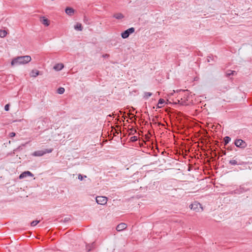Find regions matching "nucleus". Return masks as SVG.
<instances>
[{
  "mask_svg": "<svg viewBox=\"0 0 252 252\" xmlns=\"http://www.w3.org/2000/svg\"><path fill=\"white\" fill-rule=\"evenodd\" d=\"M210 61H211V60H209V59H208V62H210Z\"/></svg>",
  "mask_w": 252,
  "mask_h": 252,
  "instance_id": "nucleus-29",
  "label": "nucleus"
},
{
  "mask_svg": "<svg viewBox=\"0 0 252 252\" xmlns=\"http://www.w3.org/2000/svg\"><path fill=\"white\" fill-rule=\"evenodd\" d=\"M7 34V32L5 30H0V37H4Z\"/></svg>",
  "mask_w": 252,
  "mask_h": 252,
  "instance_id": "nucleus-15",
  "label": "nucleus"
},
{
  "mask_svg": "<svg viewBox=\"0 0 252 252\" xmlns=\"http://www.w3.org/2000/svg\"><path fill=\"white\" fill-rule=\"evenodd\" d=\"M28 176H31V177H33V174L32 173H31L30 171H25L20 174V175L19 176V179H23Z\"/></svg>",
  "mask_w": 252,
  "mask_h": 252,
  "instance_id": "nucleus-6",
  "label": "nucleus"
},
{
  "mask_svg": "<svg viewBox=\"0 0 252 252\" xmlns=\"http://www.w3.org/2000/svg\"><path fill=\"white\" fill-rule=\"evenodd\" d=\"M9 104H7L4 106V110L6 111L9 110Z\"/></svg>",
  "mask_w": 252,
  "mask_h": 252,
  "instance_id": "nucleus-24",
  "label": "nucleus"
},
{
  "mask_svg": "<svg viewBox=\"0 0 252 252\" xmlns=\"http://www.w3.org/2000/svg\"><path fill=\"white\" fill-rule=\"evenodd\" d=\"M65 91V90L63 88V87H60L59 88L58 90H57V92L58 94H63L64 93Z\"/></svg>",
  "mask_w": 252,
  "mask_h": 252,
  "instance_id": "nucleus-18",
  "label": "nucleus"
},
{
  "mask_svg": "<svg viewBox=\"0 0 252 252\" xmlns=\"http://www.w3.org/2000/svg\"><path fill=\"white\" fill-rule=\"evenodd\" d=\"M210 61H211V60H209V59H208V62H210Z\"/></svg>",
  "mask_w": 252,
  "mask_h": 252,
  "instance_id": "nucleus-30",
  "label": "nucleus"
},
{
  "mask_svg": "<svg viewBox=\"0 0 252 252\" xmlns=\"http://www.w3.org/2000/svg\"><path fill=\"white\" fill-rule=\"evenodd\" d=\"M113 17L117 19H122L124 17V16L121 13H117L114 14Z\"/></svg>",
  "mask_w": 252,
  "mask_h": 252,
  "instance_id": "nucleus-13",
  "label": "nucleus"
},
{
  "mask_svg": "<svg viewBox=\"0 0 252 252\" xmlns=\"http://www.w3.org/2000/svg\"><path fill=\"white\" fill-rule=\"evenodd\" d=\"M40 22L45 26H48L50 24L49 20L44 16L40 17Z\"/></svg>",
  "mask_w": 252,
  "mask_h": 252,
  "instance_id": "nucleus-8",
  "label": "nucleus"
},
{
  "mask_svg": "<svg viewBox=\"0 0 252 252\" xmlns=\"http://www.w3.org/2000/svg\"><path fill=\"white\" fill-rule=\"evenodd\" d=\"M247 146L246 143L242 139H237V148H244Z\"/></svg>",
  "mask_w": 252,
  "mask_h": 252,
  "instance_id": "nucleus-7",
  "label": "nucleus"
},
{
  "mask_svg": "<svg viewBox=\"0 0 252 252\" xmlns=\"http://www.w3.org/2000/svg\"><path fill=\"white\" fill-rule=\"evenodd\" d=\"M189 207L191 210H193L196 212H200L203 210V208L200 203L197 202H194L189 205Z\"/></svg>",
  "mask_w": 252,
  "mask_h": 252,
  "instance_id": "nucleus-3",
  "label": "nucleus"
},
{
  "mask_svg": "<svg viewBox=\"0 0 252 252\" xmlns=\"http://www.w3.org/2000/svg\"><path fill=\"white\" fill-rule=\"evenodd\" d=\"M233 144L236 146V139H234V141H233Z\"/></svg>",
  "mask_w": 252,
  "mask_h": 252,
  "instance_id": "nucleus-27",
  "label": "nucleus"
},
{
  "mask_svg": "<svg viewBox=\"0 0 252 252\" xmlns=\"http://www.w3.org/2000/svg\"><path fill=\"white\" fill-rule=\"evenodd\" d=\"M16 135V133L14 132H10L9 134V136L10 137H14Z\"/></svg>",
  "mask_w": 252,
  "mask_h": 252,
  "instance_id": "nucleus-23",
  "label": "nucleus"
},
{
  "mask_svg": "<svg viewBox=\"0 0 252 252\" xmlns=\"http://www.w3.org/2000/svg\"><path fill=\"white\" fill-rule=\"evenodd\" d=\"M52 1H54V0H52Z\"/></svg>",
  "mask_w": 252,
  "mask_h": 252,
  "instance_id": "nucleus-32",
  "label": "nucleus"
},
{
  "mask_svg": "<svg viewBox=\"0 0 252 252\" xmlns=\"http://www.w3.org/2000/svg\"><path fill=\"white\" fill-rule=\"evenodd\" d=\"M107 117H111V115H109L107 116Z\"/></svg>",
  "mask_w": 252,
  "mask_h": 252,
  "instance_id": "nucleus-31",
  "label": "nucleus"
},
{
  "mask_svg": "<svg viewBox=\"0 0 252 252\" xmlns=\"http://www.w3.org/2000/svg\"><path fill=\"white\" fill-rule=\"evenodd\" d=\"M132 138H133V140H136V137H135V136H134V137H132Z\"/></svg>",
  "mask_w": 252,
  "mask_h": 252,
  "instance_id": "nucleus-28",
  "label": "nucleus"
},
{
  "mask_svg": "<svg viewBox=\"0 0 252 252\" xmlns=\"http://www.w3.org/2000/svg\"><path fill=\"white\" fill-rule=\"evenodd\" d=\"M31 56L28 55L18 56L12 60L11 64L12 66L25 64L31 62Z\"/></svg>",
  "mask_w": 252,
  "mask_h": 252,
  "instance_id": "nucleus-1",
  "label": "nucleus"
},
{
  "mask_svg": "<svg viewBox=\"0 0 252 252\" xmlns=\"http://www.w3.org/2000/svg\"><path fill=\"white\" fill-rule=\"evenodd\" d=\"M164 102H165V101L163 99H162V98L159 99L158 100V107L161 108L162 107V106H161L160 105L163 104L164 103Z\"/></svg>",
  "mask_w": 252,
  "mask_h": 252,
  "instance_id": "nucleus-17",
  "label": "nucleus"
},
{
  "mask_svg": "<svg viewBox=\"0 0 252 252\" xmlns=\"http://www.w3.org/2000/svg\"><path fill=\"white\" fill-rule=\"evenodd\" d=\"M135 29L133 27L129 28L128 29L126 30L124 32H122L121 34V36L123 38H127L129 34L132 33L134 32Z\"/></svg>",
  "mask_w": 252,
  "mask_h": 252,
  "instance_id": "nucleus-4",
  "label": "nucleus"
},
{
  "mask_svg": "<svg viewBox=\"0 0 252 252\" xmlns=\"http://www.w3.org/2000/svg\"><path fill=\"white\" fill-rule=\"evenodd\" d=\"M52 149H45L44 150H39L33 152L32 155L34 157H41L46 153H50L52 152Z\"/></svg>",
  "mask_w": 252,
  "mask_h": 252,
  "instance_id": "nucleus-2",
  "label": "nucleus"
},
{
  "mask_svg": "<svg viewBox=\"0 0 252 252\" xmlns=\"http://www.w3.org/2000/svg\"><path fill=\"white\" fill-rule=\"evenodd\" d=\"M241 95L242 98H246V94L244 93H241Z\"/></svg>",
  "mask_w": 252,
  "mask_h": 252,
  "instance_id": "nucleus-25",
  "label": "nucleus"
},
{
  "mask_svg": "<svg viewBox=\"0 0 252 252\" xmlns=\"http://www.w3.org/2000/svg\"><path fill=\"white\" fill-rule=\"evenodd\" d=\"M223 140H224V145H226L229 143V142L231 140V138L229 137V136H225Z\"/></svg>",
  "mask_w": 252,
  "mask_h": 252,
  "instance_id": "nucleus-16",
  "label": "nucleus"
},
{
  "mask_svg": "<svg viewBox=\"0 0 252 252\" xmlns=\"http://www.w3.org/2000/svg\"><path fill=\"white\" fill-rule=\"evenodd\" d=\"M228 163L229 164L231 165H235L236 164V159H231L228 160Z\"/></svg>",
  "mask_w": 252,
  "mask_h": 252,
  "instance_id": "nucleus-19",
  "label": "nucleus"
},
{
  "mask_svg": "<svg viewBox=\"0 0 252 252\" xmlns=\"http://www.w3.org/2000/svg\"><path fill=\"white\" fill-rule=\"evenodd\" d=\"M65 11V13L69 16L72 15L74 13V10L72 8L69 7L66 8Z\"/></svg>",
  "mask_w": 252,
  "mask_h": 252,
  "instance_id": "nucleus-10",
  "label": "nucleus"
},
{
  "mask_svg": "<svg viewBox=\"0 0 252 252\" xmlns=\"http://www.w3.org/2000/svg\"><path fill=\"white\" fill-rule=\"evenodd\" d=\"M96 202L98 204L105 205L107 202V198L104 196H97L96 197Z\"/></svg>",
  "mask_w": 252,
  "mask_h": 252,
  "instance_id": "nucleus-5",
  "label": "nucleus"
},
{
  "mask_svg": "<svg viewBox=\"0 0 252 252\" xmlns=\"http://www.w3.org/2000/svg\"><path fill=\"white\" fill-rule=\"evenodd\" d=\"M86 178L87 176H84V177L80 174H79L78 175V179L80 180V181H82L83 178Z\"/></svg>",
  "mask_w": 252,
  "mask_h": 252,
  "instance_id": "nucleus-22",
  "label": "nucleus"
},
{
  "mask_svg": "<svg viewBox=\"0 0 252 252\" xmlns=\"http://www.w3.org/2000/svg\"><path fill=\"white\" fill-rule=\"evenodd\" d=\"M152 95V93L146 92V93H145L144 97L147 98L151 96Z\"/></svg>",
  "mask_w": 252,
  "mask_h": 252,
  "instance_id": "nucleus-21",
  "label": "nucleus"
},
{
  "mask_svg": "<svg viewBox=\"0 0 252 252\" xmlns=\"http://www.w3.org/2000/svg\"><path fill=\"white\" fill-rule=\"evenodd\" d=\"M74 29L76 30L82 31L83 30V28H82L81 24L77 23L75 26H74Z\"/></svg>",
  "mask_w": 252,
  "mask_h": 252,
  "instance_id": "nucleus-14",
  "label": "nucleus"
},
{
  "mask_svg": "<svg viewBox=\"0 0 252 252\" xmlns=\"http://www.w3.org/2000/svg\"><path fill=\"white\" fill-rule=\"evenodd\" d=\"M39 222H40V220H33L32 222H31V225L32 226H34L36 225H37Z\"/></svg>",
  "mask_w": 252,
  "mask_h": 252,
  "instance_id": "nucleus-20",
  "label": "nucleus"
},
{
  "mask_svg": "<svg viewBox=\"0 0 252 252\" xmlns=\"http://www.w3.org/2000/svg\"><path fill=\"white\" fill-rule=\"evenodd\" d=\"M127 227V225L125 223H121L118 224L116 227L118 231H121L125 229Z\"/></svg>",
  "mask_w": 252,
  "mask_h": 252,
  "instance_id": "nucleus-9",
  "label": "nucleus"
},
{
  "mask_svg": "<svg viewBox=\"0 0 252 252\" xmlns=\"http://www.w3.org/2000/svg\"><path fill=\"white\" fill-rule=\"evenodd\" d=\"M39 75V71L37 70H32L30 73V76L32 77H36Z\"/></svg>",
  "mask_w": 252,
  "mask_h": 252,
  "instance_id": "nucleus-12",
  "label": "nucleus"
},
{
  "mask_svg": "<svg viewBox=\"0 0 252 252\" xmlns=\"http://www.w3.org/2000/svg\"><path fill=\"white\" fill-rule=\"evenodd\" d=\"M63 67L64 65L63 63H58L54 66L53 68L57 71H59L62 70Z\"/></svg>",
  "mask_w": 252,
  "mask_h": 252,
  "instance_id": "nucleus-11",
  "label": "nucleus"
},
{
  "mask_svg": "<svg viewBox=\"0 0 252 252\" xmlns=\"http://www.w3.org/2000/svg\"><path fill=\"white\" fill-rule=\"evenodd\" d=\"M234 72H235L234 71H231V72H230V73H229H229H227V75H230L231 74H233V73H234Z\"/></svg>",
  "mask_w": 252,
  "mask_h": 252,
  "instance_id": "nucleus-26",
  "label": "nucleus"
}]
</instances>
